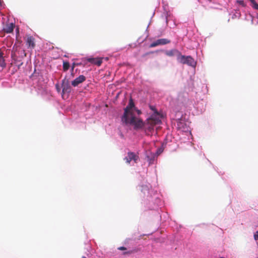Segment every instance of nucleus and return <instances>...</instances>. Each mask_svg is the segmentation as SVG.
<instances>
[{"label":"nucleus","instance_id":"f3484780","mask_svg":"<svg viewBox=\"0 0 258 258\" xmlns=\"http://www.w3.org/2000/svg\"><path fill=\"white\" fill-rule=\"evenodd\" d=\"M154 52L153 51H150V52H148L145 54H144L143 55H142V57H145L146 56L149 55V54H152V53H153Z\"/></svg>","mask_w":258,"mask_h":258},{"label":"nucleus","instance_id":"2eb2a0df","mask_svg":"<svg viewBox=\"0 0 258 258\" xmlns=\"http://www.w3.org/2000/svg\"><path fill=\"white\" fill-rule=\"evenodd\" d=\"M134 252V250H129V251H125L123 252V254L125 255V254H131L133 253Z\"/></svg>","mask_w":258,"mask_h":258},{"label":"nucleus","instance_id":"f8f14e48","mask_svg":"<svg viewBox=\"0 0 258 258\" xmlns=\"http://www.w3.org/2000/svg\"><path fill=\"white\" fill-rule=\"evenodd\" d=\"M70 63L68 61H63V66H62V68H63V71L64 72H66L70 68Z\"/></svg>","mask_w":258,"mask_h":258},{"label":"nucleus","instance_id":"20e7f679","mask_svg":"<svg viewBox=\"0 0 258 258\" xmlns=\"http://www.w3.org/2000/svg\"><path fill=\"white\" fill-rule=\"evenodd\" d=\"M170 43V40L166 38H161L152 42L150 45V47H155L158 45H165Z\"/></svg>","mask_w":258,"mask_h":258},{"label":"nucleus","instance_id":"9d476101","mask_svg":"<svg viewBox=\"0 0 258 258\" xmlns=\"http://www.w3.org/2000/svg\"><path fill=\"white\" fill-rule=\"evenodd\" d=\"M4 53L2 49H0V66L2 68H5L6 67V63L5 59Z\"/></svg>","mask_w":258,"mask_h":258},{"label":"nucleus","instance_id":"412c9836","mask_svg":"<svg viewBox=\"0 0 258 258\" xmlns=\"http://www.w3.org/2000/svg\"><path fill=\"white\" fill-rule=\"evenodd\" d=\"M81 258H87V257H85V256H82Z\"/></svg>","mask_w":258,"mask_h":258},{"label":"nucleus","instance_id":"9b49d317","mask_svg":"<svg viewBox=\"0 0 258 258\" xmlns=\"http://www.w3.org/2000/svg\"><path fill=\"white\" fill-rule=\"evenodd\" d=\"M26 42L29 46H31L32 47H34L35 46L34 38L32 36H28L27 38Z\"/></svg>","mask_w":258,"mask_h":258},{"label":"nucleus","instance_id":"7ed1b4c3","mask_svg":"<svg viewBox=\"0 0 258 258\" xmlns=\"http://www.w3.org/2000/svg\"><path fill=\"white\" fill-rule=\"evenodd\" d=\"M138 159L139 156L132 152H128L127 156L124 158V160L127 164H130L132 160H133L135 163H137Z\"/></svg>","mask_w":258,"mask_h":258},{"label":"nucleus","instance_id":"6e6552de","mask_svg":"<svg viewBox=\"0 0 258 258\" xmlns=\"http://www.w3.org/2000/svg\"><path fill=\"white\" fill-rule=\"evenodd\" d=\"M86 80V77L83 75H80L79 77L76 78L72 82V85L74 86H77L79 84L83 83Z\"/></svg>","mask_w":258,"mask_h":258},{"label":"nucleus","instance_id":"5701e85b","mask_svg":"<svg viewBox=\"0 0 258 258\" xmlns=\"http://www.w3.org/2000/svg\"><path fill=\"white\" fill-rule=\"evenodd\" d=\"M220 258H225V257H221Z\"/></svg>","mask_w":258,"mask_h":258},{"label":"nucleus","instance_id":"a211bd4d","mask_svg":"<svg viewBox=\"0 0 258 258\" xmlns=\"http://www.w3.org/2000/svg\"><path fill=\"white\" fill-rule=\"evenodd\" d=\"M118 249L120 250H124L126 249V248L124 246H120L118 248Z\"/></svg>","mask_w":258,"mask_h":258},{"label":"nucleus","instance_id":"39448f33","mask_svg":"<svg viewBox=\"0 0 258 258\" xmlns=\"http://www.w3.org/2000/svg\"><path fill=\"white\" fill-rule=\"evenodd\" d=\"M15 25L13 23H7L3 27V31L7 33H12L14 29Z\"/></svg>","mask_w":258,"mask_h":258},{"label":"nucleus","instance_id":"0eeeda50","mask_svg":"<svg viewBox=\"0 0 258 258\" xmlns=\"http://www.w3.org/2000/svg\"><path fill=\"white\" fill-rule=\"evenodd\" d=\"M62 91L63 94L69 93L71 92V88L68 81H66L65 80L62 81Z\"/></svg>","mask_w":258,"mask_h":258},{"label":"nucleus","instance_id":"aec40b11","mask_svg":"<svg viewBox=\"0 0 258 258\" xmlns=\"http://www.w3.org/2000/svg\"><path fill=\"white\" fill-rule=\"evenodd\" d=\"M81 63H76V66H79V65H81Z\"/></svg>","mask_w":258,"mask_h":258},{"label":"nucleus","instance_id":"ddd939ff","mask_svg":"<svg viewBox=\"0 0 258 258\" xmlns=\"http://www.w3.org/2000/svg\"><path fill=\"white\" fill-rule=\"evenodd\" d=\"M250 1L252 4V8L258 10V4L256 3V2L254 0H250Z\"/></svg>","mask_w":258,"mask_h":258},{"label":"nucleus","instance_id":"dca6fc26","mask_svg":"<svg viewBox=\"0 0 258 258\" xmlns=\"http://www.w3.org/2000/svg\"><path fill=\"white\" fill-rule=\"evenodd\" d=\"M254 239L255 240H258V231H256V232L254 234Z\"/></svg>","mask_w":258,"mask_h":258},{"label":"nucleus","instance_id":"f257e3e1","mask_svg":"<svg viewBox=\"0 0 258 258\" xmlns=\"http://www.w3.org/2000/svg\"><path fill=\"white\" fill-rule=\"evenodd\" d=\"M149 107L154 111V113L145 122H143L142 119L135 116L134 114L135 111L138 114H140L141 111L135 107L134 101L131 98L128 104L124 109V113L121 117V121L125 125H133L135 130L144 128L145 131L151 132L153 130L155 125L161 122V115L157 111L155 106L150 105Z\"/></svg>","mask_w":258,"mask_h":258},{"label":"nucleus","instance_id":"423d86ee","mask_svg":"<svg viewBox=\"0 0 258 258\" xmlns=\"http://www.w3.org/2000/svg\"><path fill=\"white\" fill-rule=\"evenodd\" d=\"M87 60L92 64H95L97 66H100L102 63V58L100 57H90L87 58Z\"/></svg>","mask_w":258,"mask_h":258},{"label":"nucleus","instance_id":"4468645a","mask_svg":"<svg viewBox=\"0 0 258 258\" xmlns=\"http://www.w3.org/2000/svg\"><path fill=\"white\" fill-rule=\"evenodd\" d=\"M14 63L15 64H16L18 66V68H19L23 64V62H21L19 63V62L18 60H16V59H14Z\"/></svg>","mask_w":258,"mask_h":258},{"label":"nucleus","instance_id":"1a4fd4ad","mask_svg":"<svg viewBox=\"0 0 258 258\" xmlns=\"http://www.w3.org/2000/svg\"><path fill=\"white\" fill-rule=\"evenodd\" d=\"M165 54L166 55L168 56H173L174 55H176L178 57H179L181 53L177 49H173L170 50H167L165 51Z\"/></svg>","mask_w":258,"mask_h":258},{"label":"nucleus","instance_id":"f03ea898","mask_svg":"<svg viewBox=\"0 0 258 258\" xmlns=\"http://www.w3.org/2000/svg\"><path fill=\"white\" fill-rule=\"evenodd\" d=\"M177 60L182 64H186L191 67H195L196 62L194 59L190 56H184L180 54L179 57H177Z\"/></svg>","mask_w":258,"mask_h":258},{"label":"nucleus","instance_id":"6ab92c4d","mask_svg":"<svg viewBox=\"0 0 258 258\" xmlns=\"http://www.w3.org/2000/svg\"><path fill=\"white\" fill-rule=\"evenodd\" d=\"M76 66V63L74 62L72 64V68H71V71L73 72L74 71V69Z\"/></svg>","mask_w":258,"mask_h":258},{"label":"nucleus","instance_id":"4be33fe9","mask_svg":"<svg viewBox=\"0 0 258 258\" xmlns=\"http://www.w3.org/2000/svg\"><path fill=\"white\" fill-rule=\"evenodd\" d=\"M1 4V0H0V5Z\"/></svg>","mask_w":258,"mask_h":258}]
</instances>
